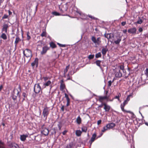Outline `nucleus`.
<instances>
[{
  "label": "nucleus",
  "instance_id": "obj_36",
  "mask_svg": "<svg viewBox=\"0 0 148 148\" xmlns=\"http://www.w3.org/2000/svg\"><path fill=\"white\" fill-rule=\"evenodd\" d=\"M40 36L42 37H45L47 36V33L45 31H43L42 33L41 34Z\"/></svg>",
  "mask_w": 148,
  "mask_h": 148
},
{
  "label": "nucleus",
  "instance_id": "obj_9",
  "mask_svg": "<svg viewBox=\"0 0 148 148\" xmlns=\"http://www.w3.org/2000/svg\"><path fill=\"white\" fill-rule=\"evenodd\" d=\"M105 37L107 38L108 40V42L110 41V40L112 38L114 37V36L113 34L112 33H105L104 35Z\"/></svg>",
  "mask_w": 148,
  "mask_h": 148
},
{
  "label": "nucleus",
  "instance_id": "obj_24",
  "mask_svg": "<svg viewBox=\"0 0 148 148\" xmlns=\"http://www.w3.org/2000/svg\"><path fill=\"white\" fill-rule=\"evenodd\" d=\"M121 108L122 110L124 112H127L128 113H130L131 111H127L125 110L124 109V106H123L122 105H121Z\"/></svg>",
  "mask_w": 148,
  "mask_h": 148
},
{
  "label": "nucleus",
  "instance_id": "obj_31",
  "mask_svg": "<svg viewBox=\"0 0 148 148\" xmlns=\"http://www.w3.org/2000/svg\"><path fill=\"white\" fill-rule=\"evenodd\" d=\"M57 126L59 128V130H61V128L62 126V122L60 121L58 122V123L57 125Z\"/></svg>",
  "mask_w": 148,
  "mask_h": 148
},
{
  "label": "nucleus",
  "instance_id": "obj_60",
  "mask_svg": "<svg viewBox=\"0 0 148 148\" xmlns=\"http://www.w3.org/2000/svg\"><path fill=\"white\" fill-rule=\"evenodd\" d=\"M143 31V28L141 27H140L139 28V29H138V31L140 32H141Z\"/></svg>",
  "mask_w": 148,
  "mask_h": 148
},
{
  "label": "nucleus",
  "instance_id": "obj_15",
  "mask_svg": "<svg viewBox=\"0 0 148 148\" xmlns=\"http://www.w3.org/2000/svg\"><path fill=\"white\" fill-rule=\"evenodd\" d=\"M111 108V107L109 105L107 104L106 103L104 104L103 109L104 110L105 112H109Z\"/></svg>",
  "mask_w": 148,
  "mask_h": 148
},
{
  "label": "nucleus",
  "instance_id": "obj_48",
  "mask_svg": "<svg viewBox=\"0 0 148 148\" xmlns=\"http://www.w3.org/2000/svg\"><path fill=\"white\" fill-rule=\"evenodd\" d=\"M13 148H19V147L18 145L16 143H15L14 145H13Z\"/></svg>",
  "mask_w": 148,
  "mask_h": 148
},
{
  "label": "nucleus",
  "instance_id": "obj_55",
  "mask_svg": "<svg viewBox=\"0 0 148 148\" xmlns=\"http://www.w3.org/2000/svg\"><path fill=\"white\" fill-rule=\"evenodd\" d=\"M43 78L45 81H46L49 79V77H43Z\"/></svg>",
  "mask_w": 148,
  "mask_h": 148
},
{
  "label": "nucleus",
  "instance_id": "obj_47",
  "mask_svg": "<svg viewBox=\"0 0 148 148\" xmlns=\"http://www.w3.org/2000/svg\"><path fill=\"white\" fill-rule=\"evenodd\" d=\"M72 145L70 143L69 145H67L66 147V148H71L72 147Z\"/></svg>",
  "mask_w": 148,
  "mask_h": 148
},
{
  "label": "nucleus",
  "instance_id": "obj_32",
  "mask_svg": "<svg viewBox=\"0 0 148 148\" xmlns=\"http://www.w3.org/2000/svg\"><path fill=\"white\" fill-rule=\"evenodd\" d=\"M101 61L99 60H97L95 61V63L96 64V65L99 67L100 68H101V66L100 65V64Z\"/></svg>",
  "mask_w": 148,
  "mask_h": 148
},
{
  "label": "nucleus",
  "instance_id": "obj_17",
  "mask_svg": "<svg viewBox=\"0 0 148 148\" xmlns=\"http://www.w3.org/2000/svg\"><path fill=\"white\" fill-rule=\"evenodd\" d=\"M65 97L66 98V101H67V103L66 104V106H68L70 105V99L69 98V96L68 95L65 93L64 94Z\"/></svg>",
  "mask_w": 148,
  "mask_h": 148
},
{
  "label": "nucleus",
  "instance_id": "obj_29",
  "mask_svg": "<svg viewBox=\"0 0 148 148\" xmlns=\"http://www.w3.org/2000/svg\"><path fill=\"white\" fill-rule=\"evenodd\" d=\"M70 67V65L69 64L68 66H66L65 69H64V75H65L67 72Z\"/></svg>",
  "mask_w": 148,
  "mask_h": 148
},
{
  "label": "nucleus",
  "instance_id": "obj_49",
  "mask_svg": "<svg viewBox=\"0 0 148 148\" xmlns=\"http://www.w3.org/2000/svg\"><path fill=\"white\" fill-rule=\"evenodd\" d=\"M112 82L111 80L109 81L108 82V87H110L111 86Z\"/></svg>",
  "mask_w": 148,
  "mask_h": 148
},
{
  "label": "nucleus",
  "instance_id": "obj_5",
  "mask_svg": "<svg viewBox=\"0 0 148 148\" xmlns=\"http://www.w3.org/2000/svg\"><path fill=\"white\" fill-rule=\"evenodd\" d=\"M92 41L95 44L99 45L101 42V38L99 37L96 39L94 36H92L91 38Z\"/></svg>",
  "mask_w": 148,
  "mask_h": 148
},
{
  "label": "nucleus",
  "instance_id": "obj_51",
  "mask_svg": "<svg viewBox=\"0 0 148 148\" xmlns=\"http://www.w3.org/2000/svg\"><path fill=\"white\" fill-rule=\"evenodd\" d=\"M22 95L24 97V98H23V100H25V98L26 97V94L25 92H23L22 94Z\"/></svg>",
  "mask_w": 148,
  "mask_h": 148
},
{
  "label": "nucleus",
  "instance_id": "obj_30",
  "mask_svg": "<svg viewBox=\"0 0 148 148\" xmlns=\"http://www.w3.org/2000/svg\"><path fill=\"white\" fill-rule=\"evenodd\" d=\"M1 37L4 40H6L7 39V36L4 33H2L1 36Z\"/></svg>",
  "mask_w": 148,
  "mask_h": 148
},
{
  "label": "nucleus",
  "instance_id": "obj_1",
  "mask_svg": "<svg viewBox=\"0 0 148 148\" xmlns=\"http://www.w3.org/2000/svg\"><path fill=\"white\" fill-rule=\"evenodd\" d=\"M19 92L17 89H14L13 92L12 93L11 97L14 100V103H16L17 102V96L19 97H20V95L19 94Z\"/></svg>",
  "mask_w": 148,
  "mask_h": 148
},
{
  "label": "nucleus",
  "instance_id": "obj_16",
  "mask_svg": "<svg viewBox=\"0 0 148 148\" xmlns=\"http://www.w3.org/2000/svg\"><path fill=\"white\" fill-rule=\"evenodd\" d=\"M60 89L61 90H64L65 88V85L64 83V80L63 79L61 80L60 82Z\"/></svg>",
  "mask_w": 148,
  "mask_h": 148
},
{
  "label": "nucleus",
  "instance_id": "obj_13",
  "mask_svg": "<svg viewBox=\"0 0 148 148\" xmlns=\"http://www.w3.org/2000/svg\"><path fill=\"white\" fill-rule=\"evenodd\" d=\"M97 134L96 133H95L92 134L90 140L89 141V143L90 144V145H91L92 142L95 140Z\"/></svg>",
  "mask_w": 148,
  "mask_h": 148
},
{
  "label": "nucleus",
  "instance_id": "obj_43",
  "mask_svg": "<svg viewBox=\"0 0 148 148\" xmlns=\"http://www.w3.org/2000/svg\"><path fill=\"white\" fill-rule=\"evenodd\" d=\"M128 103V102L127 100H125L122 104H121V105H122L123 106H124Z\"/></svg>",
  "mask_w": 148,
  "mask_h": 148
},
{
  "label": "nucleus",
  "instance_id": "obj_2",
  "mask_svg": "<svg viewBox=\"0 0 148 148\" xmlns=\"http://www.w3.org/2000/svg\"><path fill=\"white\" fill-rule=\"evenodd\" d=\"M108 92L106 91V95L104 96H98V100L101 103H103V101L104 100H106L107 101H108L109 96L107 95Z\"/></svg>",
  "mask_w": 148,
  "mask_h": 148
},
{
  "label": "nucleus",
  "instance_id": "obj_8",
  "mask_svg": "<svg viewBox=\"0 0 148 148\" xmlns=\"http://www.w3.org/2000/svg\"><path fill=\"white\" fill-rule=\"evenodd\" d=\"M50 47L47 45L44 46L42 48V51H41L40 54L42 55H44L46 54L47 51L49 50Z\"/></svg>",
  "mask_w": 148,
  "mask_h": 148
},
{
  "label": "nucleus",
  "instance_id": "obj_10",
  "mask_svg": "<svg viewBox=\"0 0 148 148\" xmlns=\"http://www.w3.org/2000/svg\"><path fill=\"white\" fill-rule=\"evenodd\" d=\"M9 27L8 24L4 23L1 29V32H4L5 33L7 32V29Z\"/></svg>",
  "mask_w": 148,
  "mask_h": 148
},
{
  "label": "nucleus",
  "instance_id": "obj_42",
  "mask_svg": "<svg viewBox=\"0 0 148 148\" xmlns=\"http://www.w3.org/2000/svg\"><path fill=\"white\" fill-rule=\"evenodd\" d=\"M15 143H10V144L9 145V146L10 148H13L14 146L13 145H14V144H15Z\"/></svg>",
  "mask_w": 148,
  "mask_h": 148
},
{
  "label": "nucleus",
  "instance_id": "obj_21",
  "mask_svg": "<svg viewBox=\"0 0 148 148\" xmlns=\"http://www.w3.org/2000/svg\"><path fill=\"white\" fill-rule=\"evenodd\" d=\"M121 37H120L118 38L116 40L114 41V43L116 45H119L120 42L121 40Z\"/></svg>",
  "mask_w": 148,
  "mask_h": 148
},
{
  "label": "nucleus",
  "instance_id": "obj_41",
  "mask_svg": "<svg viewBox=\"0 0 148 148\" xmlns=\"http://www.w3.org/2000/svg\"><path fill=\"white\" fill-rule=\"evenodd\" d=\"M29 32H28L27 33V40H29L31 39V37L29 35Z\"/></svg>",
  "mask_w": 148,
  "mask_h": 148
},
{
  "label": "nucleus",
  "instance_id": "obj_37",
  "mask_svg": "<svg viewBox=\"0 0 148 148\" xmlns=\"http://www.w3.org/2000/svg\"><path fill=\"white\" fill-rule=\"evenodd\" d=\"M143 22V20L140 19V18L139 17V19L136 22V23L138 24H141Z\"/></svg>",
  "mask_w": 148,
  "mask_h": 148
},
{
  "label": "nucleus",
  "instance_id": "obj_3",
  "mask_svg": "<svg viewBox=\"0 0 148 148\" xmlns=\"http://www.w3.org/2000/svg\"><path fill=\"white\" fill-rule=\"evenodd\" d=\"M50 110L49 107H44L42 112V114L44 118H45V120H47V116L49 113Z\"/></svg>",
  "mask_w": 148,
  "mask_h": 148
},
{
  "label": "nucleus",
  "instance_id": "obj_53",
  "mask_svg": "<svg viewBox=\"0 0 148 148\" xmlns=\"http://www.w3.org/2000/svg\"><path fill=\"white\" fill-rule=\"evenodd\" d=\"M131 96H132V95H129L127 97L126 99L125 100H127V102L129 101L130 100V97Z\"/></svg>",
  "mask_w": 148,
  "mask_h": 148
},
{
  "label": "nucleus",
  "instance_id": "obj_46",
  "mask_svg": "<svg viewBox=\"0 0 148 148\" xmlns=\"http://www.w3.org/2000/svg\"><path fill=\"white\" fill-rule=\"evenodd\" d=\"M52 13L53 15L55 16H58L60 15L59 13L56 12H53Z\"/></svg>",
  "mask_w": 148,
  "mask_h": 148
},
{
  "label": "nucleus",
  "instance_id": "obj_44",
  "mask_svg": "<svg viewBox=\"0 0 148 148\" xmlns=\"http://www.w3.org/2000/svg\"><path fill=\"white\" fill-rule=\"evenodd\" d=\"M8 16L6 14H4L2 17V19L7 18L8 17Z\"/></svg>",
  "mask_w": 148,
  "mask_h": 148
},
{
  "label": "nucleus",
  "instance_id": "obj_56",
  "mask_svg": "<svg viewBox=\"0 0 148 148\" xmlns=\"http://www.w3.org/2000/svg\"><path fill=\"white\" fill-rule=\"evenodd\" d=\"M88 16L91 18V19H95V18L94 17H93L92 16L90 15H88Z\"/></svg>",
  "mask_w": 148,
  "mask_h": 148
},
{
  "label": "nucleus",
  "instance_id": "obj_59",
  "mask_svg": "<svg viewBox=\"0 0 148 148\" xmlns=\"http://www.w3.org/2000/svg\"><path fill=\"white\" fill-rule=\"evenodd\" d=\"M67 132V131L66 130H65L62 133L63 135H65Z\"/></svg>",
  "mask_w": 148,
  "mask_h": 148
},
{
  "label": "nucleus",
  "instance_id": "obj_35",
  "mask_svg": "<svg viewBox=\"0 0 148 148\" xmlns=\"http://www.w3.org/2000/svg\"><path fill=\"white\" fill-rule=\"evenodd\" d=\"M51 81L49 80L46 83H44L43 85L45 86V87L46 86H48L51 84Z\"/></svg>",
  "mask_w": 148,
  "mask_h": 148
},
{
  "label": "nucleus",
  "instance_id": "obj_14",
  "mask_svg": "<svg viewBox=\"0 0 148 148\" xmlns=\"http://www.w3.org/2000/svg\"><path fill=\"white\" fill-rule=\"evenodd\" d=\"M41 133L47 136L49 134V131L48 129L45 128H44L42 129Z\"/></svg>",
  "mask_w": 148,
  "mask_h": 148
},
{
  "label": "nucleus",
  "instance_id": "obj_27",
  "mask_svg": "<svg viewBox=\"0 0 148 148\" xmlns=\"http://www.w3.org/2000/svg\"><path fill=\"white\" fill-rule=\"evenodd\" d=\"M82 132H86L87 130V128L85 126H83L81 128Z\"/></svg>",
  "mask_w": 148,
  "mask_h": 148
},
{
  "label": "nucleus",
  "instance_id": "obj_64",
  "mask_svg": "<svg viewBox=\"0 0 148 148\" xmlns=\"http://www.w3.org/2000/svg\"><path fill=\"white\" fill-rule=\"evenodd\" d=\"M3 86L2 85H1L0 86V91L2 89Z\"/></svg>",
  "mask_w": 148,
  "mask_h": 148
},
{
  "label": "nucleus",
  "instance_id": "obj_11",
  "mask_svg": "<svg viewBox=\"0 0 148 148\" xmlns=\"http://www.w3.org/2000/svg\"><path fill=\"white\" fill-rule=\"evenodd\" d=\"M136 29L135 27H133L128 29V32L132 34H135L136 33Z\"/></svg>",
  "mask_w": 148,
  "mask_h": 148
},
{
  "label": "nucleus",
  "instance_id": "obj_22",
  "mask_svg": "<svg viewBox=\"0 0 148 148\" xmlns=\"http://www.w3.org/2000/svg\"><path fill=\"white\" fill-rule=\"evenodd\" d=\"M82 132L79 130H77L76 131L75 134L77 136H81Z\"/></svg>",
  "mask_w": 148,
  "mask_h": 148
},
{
  "label": "nucleus",
  "instance_id": "obj_57",
  "mask_svg": "<svg viewBox=\"0 0 148 148\" xmlns=\"http://www.w3.org/2000/svg\"><path fill=\"white\" fill-rule=\"evenodd\" d=\"M101 120H98L97 122V124L98 125H99L101 123Z\"/></svg>",
  "mask_w": 148,
  "mask_h": 148
},
{
  "label": "nucleus",
  "instance_id": "obj_12",
  "mask_svg": "<svg viewBox=\"0 0 148 148\" xmlns=\"http://www.w3.org/2000/svg\"><path fill=\"white\" fill-rule=\"evenodd\" d=\"M38 59L37 58H36L34 61L31 63V66L33 67H34L35 65L36 67L38 66Z\"/></svg>",
  "mask_w": 148,
  "mask_h": 148
},
{
  "label": "nucleus",
  "instance_id": "obj_40",
  "mask_svg": "<svg viewBox=\"0 0 148 148\" xmlns=\"http://www.w3.org/2000/svg\"><path fill=\"white\" fill-rule=\"evenodd\" d=\"M105 103H101V104L99 105L98 107L97 108L99 109L100 108H101L103 106H104V105L105 104Z\"/></svg>",
  "mask_w": 148,
  "mask_h": 148
},
{
  "label": "nucleus",
  "instance_id": "obj_61",
  "mask_svg": "<svg viewBox=\"0 0 148 148\" xmlns=\"http://www.w3.org/2000/svg\"><path fill=\"white\" fill-rule=\"evenodd\" d=\"M8 12L9 15H11L12 14V13L10 10H8Z\"/></svg>",
  "mask_w": 148,
  "mask_h": 148
},
{
  "label": "nucleus",
  "instance_id": "obj_19",
  "mask_svg": "<svg viewBox=\"0 0 148 148\" xmlns=\"http://www.w3.org/2000/svg\"><path fill=\"white\" fill-rule=\"evenodd\" d=\"M21 39L18 36H17L15 39V40L14 42L15 44V46H16L17 44L19 42L21 41Z\"/></svg>",
  "mask_w": 148,
  "mask_h": 148
},
{
  "label": "nucleus",
  "instance_id": "obj_34",
  "mask_svg": "<svg viewBox=\"0 0 148 148\" xmlns=\"http://www.w3.org/2000/svg\"><path fill=\"white\" fill-rule=\"evenodd\" d=\"M107 50H108L106 49V48H103L102 49L101 51L102 54L104 55H105L106 53Z\"/></svg>",
  "mask_w": 148,
  "mask_h": 148
},
{
  "label": "nucleus",
  "instance_id": "obj_4",
  "mask_svg": "<svg viewBox=\"0 0 148 148\" xmlns=\"http://www.w3.org/2000/svg\"><path fill=\"white\" fill-rule=\"evenodd\" d=\"M23 53L24 56L27 58H31L32 56V51L29 49H26L23 50Z\"/></svg>",
  "mask_w": 148,
  "mask_h": 148
},
{
  "label": "nucleus",
  "instance_id": "obj_6",
  "mask_svg": "<svg viewBox=\"0 0 148 148\" xmlns=\"http://www.w3.org/2000/svg\"><path fill=\"white\" fill-rule=\"evenodd\" d=\"M114 73L116 77L120 78L122 76V74L119 69L116 68L114 70Z\"/></svg>",
  "mask_w": 148,
  "mask_h": 148
},
{
  "label": "nucleus",
  "instance_id": "obj_52",
  "mask_svg": "<svg viewBox=\"0 0 148 148\" xmlns=\"http://www.w3.org/2000/svg\"><path fill=\"white\" fill-rule=\"evenodd\" d=\"M145 74L147 76H148V68H147L146 69Z\"/></svg>",
  "mask_w": 148,
  "mask_h": 148
},
{
  "label": "nucleus",
  "instance_id": "obj_33",
  "mask_svg": "<svg viewBox=\"0 0 148 148\" xmlns=\"http://www.w3.org/2000/svg\"><path fill=\"white\" fill-rule=\"evenodd\" d=\"M0 148H5L4 143L2 142L1 140H0Z\"/></svg>",
  "mask_w": 148,
  "mask_h": 148
},
{
  "label": "nucleus",
  "instance_id": "obj_63",
  "mask_svg": "<svg viewBox=\"0 0 148 148\" xmlns=\"http://www.w3.org/2000/svg\"><path fill=\"white\" fill-rule=\"evenodd\" d=\"M4 0H0V4L1 5V3H2Z\"/></svg>",
  "mask_w": 148,
  "mask_h": 148
},
{
  "label": "nucleus",
  "instance_id": "obj_50",
  "mask_svg": "<svg viewBox=\"0 0 148 148\" xmlns=\"http://www.w3.org/2000/svg\"><path fill=\"white\" fill-rule=\"evenodd\" d=\"M58 44L59 45V46L62 47H65L66 46V45H62L59 43H58Z\"/></svg>",
  "mask_w": 148,
  "mask_h": 148
},
{
  "label": "nucleus",
  "instance_id": "obj_25",
  "mask_svg": "<svg viewBox=\"0 0 148 148\" xmlns=\"http://www.w3.org/2000/svg\"><path fill=\"white\" fill-rule=\"evenodd\" d=\"M27 136L25 135H21L20 136L21 140L23 141H25L26 139Z\"/></svg>",
  "mask_w": 148,
  "mask_h": 148
},
{
  "label": "nucleus",
  "instance_id": "obj_58",
  "mask_svg": "<svg viewBox=\"0 0 148 148\" xmlns=\"http://www.w3.org/2000/svg\"><path fill=\"white\" fill-rule=\"evenodd\" d=\"M126 24V22L125 21H123L121 23V25L122 26H124Z\"/></svg>",
  "mask_w": 148,
  "mask_h": 148
},
{
  "label": "nucleus",
  "instance_id": "obj_45",
  "mask_svg": "<svg viewBox=\"0 0 148 148\" xmlns=\"http://www.w3.org/2000/svg\"><path fill=\"white\" fill-rule=\"evenodd\" d=\"M94 56V55H90L88 56V58L90 60L93 58Z\"/></svg>",
  "mask_w": 148,
  "mask_h": 148
},
{
  "label": "nucleus",
  "instance_id": "obj_28",
  "mask_svg": "<svg viewBox=\"0 0 148 148\" xmlns=\"http://www.w3.org/2000/svg\"><path fill=\"white\" fill-rule=\"evenodd\" d=\"M119 67L120 68L119 69L122 70L123 71V73H124L125 71L126 72V70L124 69V67L123 64H121L119 66Z\"/></svg>",
  "mask_w": 148,
  "mask_h": 148
},
{
  "label": "nucleus",
  "instance_id": "obj_26",
  "mask_svg": "<svg viewBox=\"0 0 148 148\" xmlns=\"http://www.w3.org/2000/svg\"><path fill=\"white\" fill-rule=\"evenodd\" d=\"M50 47L52 48H55L56 47V45L55 43L53 42H51L49 43Z\"/></svg>",
  "mask_w": 148,
  "mask_h": 148
},
{
  "label": "nucleus",
  "instance_id": "obj_7",
  "mask_svg": "<svg viewBox=\"0 0 148 148\" xmlns=\"http://www.w3.org/2000/svg\"><path fill=\"white\" fill-rule=\"evenodd\" d=\"M34 91L36 93H38L41 91V87L39 84H36L35 85L34 88Z\"/></svg>",
  "mask_w": 148,
  "mask_h": 148
},
{
  "label": "nucleus",
  "instance_id": "obj_20",
  "mask_svg": "<svg viewBox=\"0 0 148 148\" xmlns=\"http://www.w3.org/2000/svg\"><path fill=\"white\" fill-rule=\"evenodd\" d=\"M121 95L120 93H119L117 94V95L115 96L113 98L112 100H110V101H112L114 99H117L118 101L120 100V97H121Z\"/></svg>",
  "mask_w": 148,
  "mask_h": 148
},
{
  "label": "nucleus",
  "instance_id": "obj_38",
  "mask_svg": "<svg viewBox=\"0 0 148 148\" xmlns=\"http://www.w3.org/2000/svg\"><path fill=\"white\" fill-rule=\"evenodd\" d=\"M108 129V127L107 126V125L106 126L103 127V130H101V131L102 132H104L105 131H106V130H107Z\"/></svg>",
  "mask_w": 148,
  "mask_h": 148
},
{
  "label": "nucleus",
  "instance_id": "obj_62",
  "mask_svg": "<svg viewBox=\"0 0 148 148\" xmlns=\"http://www.w3.org/2000/svg\"><path fill=\"white\" fill-rule=\"evenodd\" d=\"M123 32L124 34H126L127 33V30L126 29H124L123 31Z\"/></svg>",
  "mask_w": 148,
  "mask_h": 148
},
{
  "label": "nucleus",
  "instance_id": "obj_23",
  "mask_svg": "<svg viewBox=\"0 0 148 148\" xmlns=\"http://www.w3.org/2000/svg\"><path fill=\"white\" fill-rule=\"evenodd\" d=\"M77 123L78 124L81 123L82 122L81 119L79 116L76 119V120Z\"/></svg>",
  "mask_w": 148,
  "mask_h": 148
},
{
  "label": "nucleus",
  "instance_id": "obj_54",
  "mask_svg": "<svg viewBox=\"0 0 148 148\" xmlns=\"http://www.w3.org/2000/svg\"><path fill=\"white\" fill-rule=\"evenodd\" d=\"M64 106H63H63H62V107H61V110L62 111H63V112L64 111Z\"/></svg>",
  "mask_w": 148,
  "mask_h": 148
},
{
  "label": "nucleus",
  "instance_id": "obj_18",
  "mask_svg": "<svg viewBox=\"0 0 148 148\" xmlns=\"http://www.w3.org/2000/svg\"><path fill=\"white\" fill-rule=\"evenodd\" d=\"M107 126L108 127V129H110L115 127L116 125L114 123H111L107 124Z\"/></svg>",
  "mask_w": 148,
  "mask_h": 148
},
{
  "label": "nucleus",
  "instance_id": "obj_39",
  "mask_svg": "<svg viewBox=\"0 0 148 148\" xmlns=\"http://www.w3.org/2000/svg\"><path fill=\"white\" fill-rule=\"evenodd\" d=\"M101 53L99 52L97 53L95 55V57L96 58H98L101 57Z\"/></svg>",
  "mask_w": 148,
  "mask_h": 148
}]
</instances>
